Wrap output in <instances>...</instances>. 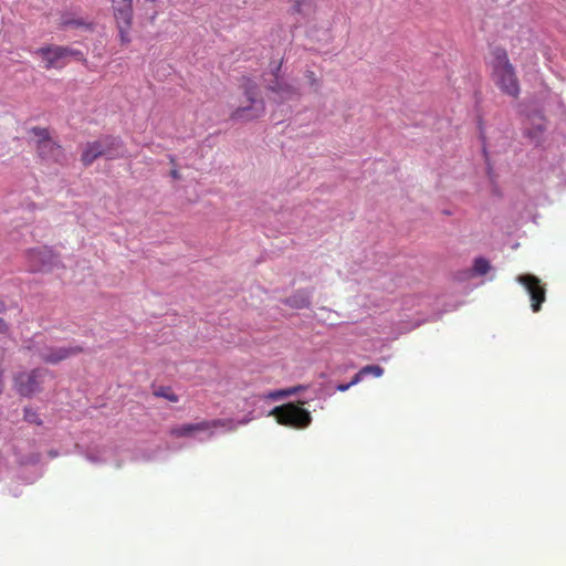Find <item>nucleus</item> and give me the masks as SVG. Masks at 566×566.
<instances>
[{
  "label": "nucleus",
  "mask_w": 566,
  "mask_h": 566,
  "mask_svg": "<svg viewBox=\"0 0 566 566\" xmlns=\"http://www.w3.org/2000/svg\"><path fill=\"white\" fill-rule=\"evenodd\" d=\"M490 261H488L486 258H475V260L473 261V271L479 276H482V274H486L488 271H490Z\"/></svg>",
  "instance_id": "obj_19"
},
{
  "label": "nucleus",
  "mask_w": 566,
  "mask_h": 566,
  "mask_svg": "<svg viewBox=\"0 0 566 566\" xmlns=\"http://www.w3.org/2000/svg\"><path fill=\"white\" fill-rule=\"evenodd\" d=\"M170 177H172L175 180H180V178L182 176H181L180 171H178L177 168H172L170 171Z\"/></svg>",
  "instance_id": "obj_26"
},
{
  "label": "nucleus",
  "mask_w": 566,
  "mask_h": 566,
  "mask_svg": "<svg viewBox=\"0 0 566 566\" xmlns=\"http://www.w3.org/2000/svg\"><path fill=\"white\" fill-rule=\"evenodd\" d=\"M123 155L122 140L117 137H112V135H106L96 142L86 143L81 155V160L84 166H91L92 163L99 157L112 159L123 157Z\"/></svg>",
  "instance_id": "obj_3"
},
{
  "label": "nucleus",
  "mask_w": 566,
  "mask_h": 566,
  "mask_svg": "<svg viewBox=\"0 0 566 566\" xmlns=\"http://www.w3.org/2000/svg\"><path fill=\"white\" fill-rule=\"evenodd\" d=\"M300 389H301V387H293V388L285 389L282 394H284L285 396H291V394H295Z\"/></svg>",
  "instance_id": "obj_27"
},
{
  "label": "nucleus",
  "mask_w": 566,
  "mask_h": 566,
  "mask_svg": "<svg viewBox=\"0 0 566 566\" xmlns=\"http://www.w3.org/2000/svg\"><path fill=\"white\" fill-rule=\"evenodd\" d=\"M355 384H353V379L348 382V384H340L337 386V389L340 390L342 392H344V390H347L350 388V386H354Z\"/></svg>",
  "instance_id": "obj_25"
},
{
  "label": "nucleus",
  "mask_w": 566,
  "mask_h": 566,
  "mask_svg": "<svg viewBox=\"0 0 566 566\" xmlns=\"http://www.w3.org/2000/svg\"><path fill=\"white\" fill-rule=\"evenodd\" d=\"M219 424H222L221 420H202L197 423H184L182 426L172 427L169 433L174 437L191 436L196 431L210 430V428L219 427Z\"/></svg>",
  "instance_id": "obj_13"
},
{
  "label": "nucleus",
  "mask_w": 566,
  "mask_h": 566,
  "mask_svg": "<svg viewBox=\"0 0 566 566\" xmlns=\"http://www.w3.org/2000/svg\"><path fill=\"white\" fill-rule=\"evenodd\" d=\"M286 304L297 308L308 307L311 304L310 295L306 292H296L286 300Z\"/></svg>",
  "instance_id": "obj_16"
},
{
  "label": "nucleus",
  "mask_w": 566,
  "mask_h": 566,
  "mask_svg": "<svg viewBox=\"0 0 566 566\" xmlns=\"http://www.w3.org/2000/svg\"><path fill=\"white\" fill-rule=\"evenodd\" d=\"M240 87L249 103L248 106L237 107L232 114L233 119H256L265 113L264 99L259 98V86L249 76L240 78Z\"/></svg>",
  "instance_id": "obj_2"
},
{
  "label": "nucleus",
  "mask_w": 566,
  "mask_h": 566,
  "mask_svg": "<svg viewBox=\"0 0 566 566\" xmlns=\"http://www.w3.org/2000/svg\"><path fill=\"white\" fill-rule=\"evenodd\" d=\"M520 284L524 285L531 296V308L533 312H539L543 302L546 300L545 285L539 277L525 273L516 277Z\"/></svg>",
  "instance_id": "obj_9"
},
{
  "label": "nucleus",
  "mask_w": 566,
  "mask_h": 566,
  "mask_svg": "<svg viewBox=\"0 0 566 566\" xmlns=\"http://www.w3.org/2000/svg\"><path fill=\"white\" fill-rule=\"evenodd\" d=\"M546 128V118L542 111L530 112L524 119V135L538 143Z\"/></svg>",
  "instance_id": "obj_12"
},
{
  "label": "nucleus",
  "mask_w": 566,
  "mask_h": 566,
  "mask_svg": "<svg viewBox=\"0 0 566 566\" xmlns=\"http://www.w3.org/2000/svg\"><path fill=\"white\" fill-rule=\"evenodd\" d=\"M281 69L282 60L274 66V82L269 85L270 92L274 93L277 99L281 101L298 99V97H301V88L281 80V77H279Z\"/></svg>",
  "instance_id": "obj_10"
},
{
  "label": "nucleus",
  "mask_w": 566,
  "mask_h": 566,
  "mask_svg": "<svg viewBox=\"0 0 566 566\" xmlns=\"http://www.w3.org/2000/svg\"><path fill=\"white\" fill-rule=\"evenodd\" d=\"M53 373L46 368H34L31 371L18 373L13 377V387L20 396L31 397L43 390L48 378H53Z\"/></svg>",
  "instance_id": "obj_5"
},
{
  "label": "nucleus",
  "mask_w": 566,
  "mask_h": 566,
  "mask_svg": "<svg viewBox=\"0 0 566 566\" xmlns=\"http://www.w3.org/2000/svg\"><path fill=\"white\" fill-rule=\"evenodd\" d=\"M70 24H74V27H81V24L84 23L82 21H71V19H62V27H70Z\"/></svg>",
  "instance_id": "obj_24"
},
{
  "label": "nucleus",
  "mask_w": 566,
  "mask_h": 566,
  "mask_svg": "<svg viewBox=\"0 0 566 566\" xmlns=\"http://www.w3.org/2000/svg\"><path fill=\"white\" fill-rule=\"evenodd\" d=\"M154 396L164 397L169 401H178L179 400V397L177 395H175L172 389L169 387H159V388L155 389Z\"/></svg>",
  "instance_id": "obj_21"
},
{
  "label": "nucleus",
  "mask_w": 566,
  "mask_h": 566,
  "mask_svg": "<svg viewBox=\"0 0 566 566\" xmlns=\"http://www.w3.org/2000/svg\"><path fill=\"white\" fill-rule=\"evenodd\" d=\"M24 420L30 423L42 424L43 420L36 411L32 410V408H24Z\"/></svg>",
  "instance_id": "obj_22"
},
{
  "label": "nucleus",
  "mask_w": 566,
  "mask_h": 566,
  "mask_svg": "<svg viewBox=\"0 0 566 566\" xmlns=\"http://www.w3.org/2000/svg\"><path fill=\"white\" fill-rule=\"evenodd\" d=\"M170 163H171L172 165H175L176 160H175V158H174V157H170Z\"/></svg>",
  "instance_id": "obj_29"
},
{
  "label": "nucleus",
  "mask_w": 566,
  "mask_h": 566,
  "mask_svg": "<svg viewBox=\"0 0 566 566\" xmlns=\"http://www.w3.org/2000/svg\"><path fill=\"white\" fill-rule=\"evenodd\" d=\"M9 311V306H7L3 298L0 296V335H8L10 333V324L6 318V315Z\"/></svg>",
  "instance_id": "obj_17"
},
{
  "label": "nucleus",
  "mask_w": 566,
  "mask_h": 566,
  "mask_svg": "<svg viewBox=\"0 0 566 566\" xmlns=\"http://www.w3.org/2000/svg\"><path fill=\"white\" fill-rule=\"evenodd\" d=\"M113 13L116 23H133L134 0H113Z\"/></svg>",
  "instance_id": "obj_14"
},
{
  "label": "nucleus",
  "mask_w": 566,
  "mask_h": 566,
  "mask_svg": "<svg viewBox=\"0 0 566 566\" xmlns=\"http://www.w3.org/2000/svg\"><path fill=\"white\" fill-rule=\"evenodd\" d=\"M492 80L501 92L511 97L521 96V83L509 53L497 46L492 51Z\"/></svg>",
  "instance_id": "obj_1"
},
{
  "label": "nucleus",
  "mask_w": 566,
  "mask_h": 566,
  "mask_svg": "<svg viewBox=\"0 0 566 566\" xmlns=\"http://www.w3.org/2000/svg\"><path fill=\"white\" fill-rule=\"evenodd\" d=\"M3 390V371L0 369V395Z\"/></svg>",
  "instance_id": "obj_28"
},
{
  "label": "nucleus",
  "mask_w": 566,
  "mask_h": 566,
  "mask_svg": "<svg viewBox=\"0 0 566 566\" xmlns=\"http://www.w3.org/2000/svg\"><path fill=\"white\" fill-rule=\"evenodd\" d=\"M305 78H306L307 84H310L311 87H313L314 90L319 88L321 81H319L318 76H316L314 71H306Z\"/></svg>",
  "instance_id": "obj_23"
},
{
  "label": "nucleus",
  "mask_w": 566,
  "mask_h": 566,
  "mask_svg": "<svg viewBox=\"0 0 566 566\" xmlns=\"http://www.w3.org/2000/svg\"><path fill=\"white\" fill-rule=\"evenodd\" d=\"M133 23H116L118 29V36L122 45H127L130 43V29Z\"/></svg>",
  "instance_id": "obj_18"
},
{
  "label": "nucleus",
  "mask_w": 566,
  "mask_h": 566,
  "mask_svg": "<svg viewBox=\"0 0 566 566\" xmlns=\"http://www.w3.org/2000/svg\"><path fill=\"white\" fill-rule=\"evenodd\" d=\"M31 134L35 138V153L42 161L63 165L65 160L64 150L56 140H53L48 127H32Z\"/></svg>",
  "instance_id": "obj_4"
},
{
  "label": "nucleus",
  "mask_w": 566,
  "mask_h": 566,
  "mask_svg": "<svg viewBox=\"0 0 566 566\" xmlns=\"http://www.w3.org/2000/svg\"><path fill=\"white\" fill-rule=\"evenodd\" d=\"M271 413L275 417L277 423L296 428L297 430L308 427L312 422V416L310 411L303 407V402L280 405L279 407H274Z\"/></svg>",
  "instance_id": "obj_6"
},
{
  "label": "nucleus",
  "mask_w": 566,
  "mask_h": 566,
  "mask_svg": "<svg viewBox=\"0 0 566 566\" xmlns=\"http://www.w3.org/2000/svg\"><path fill=\"white\" fill-rule=\"evenodd\" d=\"M28 265L31 271H52L62 265L57 253L50 247H35L27 252Z\"/></svg>",
  "instance_id": "obj_8"
},
{
  "label": "nucleus",
  "mask_w": 566,
  "mask_h": 566,
  "mask_svg": "<svg viewBox=\"0 0 566 566\" xmlns=\"http://www.w3.org/2000/svg\"><path fill=\"white\" fill-rule=\"evenodd\" d=\"M314 7L313 0H294L292 4V11L297 14H305V12L310 11Z\"/></svg>",
  "instance_id": "obj_20"
},
{
  "label": "nucleus",
  "mask_w": 566,
  "mask_h": 566,
  "mask_svg": "<svg viewBox=\"0 0 566 566\" xmlns=\"http://www.w3.org/2000/svg\"><path fill=\"white\" fill-rule=\"evenodd\" d=\"M36 354L40 358L50 363L51 365H56V363L63 361V359L73 357V355L81 354L83 352L82 346H62V347H35Z\"/></svg>",
  "instance_id": "obj_11"
},
{
  "label": "nucleus",
  "mask_w": 566,
  "mask_h": 566,
  "mask_svg": "<svg viewBox=\"0 0 566 566\" xmlns=\"http://www.w3.org/2000/svg\"><path fill=\"white\" fill-rule=\"evenodd\" d=\"M385 373V369L382 368V366H379V365H366V366H363V368H360V370L356 374H354V376L352 377V382H359L361 380H364V378L366 377V375H374V377H381V375H384Z\"/></svg>",
  "instance_id": "obj_15"
},
{
  "label": "nucleus",
  "mask_w": 566,
  "mask_h": 566,
  "mask_svg": "<svg viewBox=\"0 0 566 566\" xmlns=\"http://www.w3.org/2000/svg\"><path fill=\"white\" fill-rule=\"evenodd\" d=\"M35 54H39L44 61V69H63L67 63L69 57L77 59V61L86 63L87 60L81 50L72 49L66 45H45L36 49Z\"/></svg>",
  "instance_id": "obj_7"
}]
</instances>
